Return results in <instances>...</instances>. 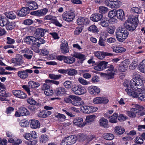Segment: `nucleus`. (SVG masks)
<instances>
[{
  "instance_id": "obj_1",
  "label": "nucleus",
  "mask_w": 145,
  "mask_h": 145,
  "mask_svg": "<svg viewBox=\"0 0 145 145\" xmlns=\"http://www.w3.org/2000/svg\"><path fill=\"white\" fill-rule=\"evenodd\" d=\"M138 20V17L135 16L132 18L129 17L124 24V26L127 30L130 31L134 30L137 27Z\"/></svg>"
},
{
  "instance_id": "obj_2",
  "label": "nucleus",
  "mask_w": 145,
  "mask_h": 145,
  "mask_svg": "<svg viewBox=\"0 0 145 145\" xmlns=\"http://www.w3.org/2000/svg\"><path fill=\"white\" fill-rule=\"evenodd\" d=\"M130 87L134 89H138L140 90L143 88L144 84L141 76L139 74H137L135 77L131 80L130 82Z\"/></svg>"
},
{
  "instance_id": "obj_3",
  "label": "nucleus",
  "mask_w": 145,
  "mask_h": 145,
  "mask_svg": "<svg viewBox=\"0 0 145 145\" xmlns=\"http://www.w3.org/2000/svg\"><path fill=\"white\" fill-rule=\"evenodd\" d=\"M129 32L122 27H118L116 31V37L118 40L123 42L128 37Z\"/></svg>"
},
{
  "instance_id": "obj_4",
  "label": "nucleus",
  "mask_w": 145,
  "mask_h": 145,
  "mask_svg": "<svg viewBox=\"0 0 145 145\" xmlns=\"http://www.w3.org/2000/svg\"><path fill=\"white\" fill-rule=\"evenodd\" d=\"M135 108H132L130 111L127 112L128 115L132 118H134L136 116V114L140 116H143L145 114L144 112V108L141 106L137 105Z\"/></svg>"
},
{
  "instance_id": "obj_5",
  "label": "nucleus",
  "mask_w": 145,
  "mask_h": 145,
  "mask_svg": "<svg viewBox=\"0 0 145 145\" xmlns=\"http://www.w3.org/2000/svg\"><path fill=\"white\" fill-rule=\"evenodd\" d=\"M123 85L125 87L127 88L125 89V91L128 95L134 98L139 97L140 90L138 89V91H135L134 88H131L128 84L124 82Z\"/></svg>"
},
{
  "instance_id": "obj_6",
  "label": "nucleus",
  "mask_w": 145,
  "mask_h": 145,
  "mask_svg": "<svg viewBox=\"0 0 145 145\" xmlns=\"http://www.w3.org/2000/svg\"><path fill=\"white\" fill-rule=\"evenodd\" d=\"M24 41L27 44L31 45V49L36 52V38L31 36H27L24 39Z\"/></svg>"
},
{
  "instance_id": "obj_7",
  "label": "nucleus",
  "mask_w": 145,
  "mask_h": 145,
  "mask_svg": "<svg viewBox=\"0 0 145 145\" xmlns=\"http://www.w3.org/2000/svg\"><path fill=\"white\" fill-rule=\"evenodd\" d=\"M71 89L74 93L78 95L83 94L86 92V88L79 85L75 86L72 88Z\"/></svg>"
},
{
  "instance_id": "obj_8",
  "label": "nucleus",
  "mask_w": 145,
  "mask_h": 145,
  "mask_svg": "<svg viewBox=\"0 0 145 145\" xmlns=\"http://www.w3.org/2000/svg\"><path fill=\"white\" fill-rule=\"evenodd\" d=\"M108 69L106 70V73L104 74L108 79L113 78L114 75V73L113 72L114 70V67L113 65L110 64H106V69Z\"/></svg>"
},
{
  "instance_id": "obj_9",
  "label": "nucleus",
  "mask_w": 145,
  "mask_h": 145,
  "mask_svg": "<svg viewBox=\"0 0 145 145\" xmlns=\"http://www.w3.org/2000/svg\"><path fill=\"white\" fill-rule=\"evenodd\" d=\"M76 137L74 135L69 136L63 139L61 143V145H71L75 143Z\"/></svg>"
},
{
  "instance_id": "obj_10",
  "label": "nucleus",
  "mask_w": 145,
  "mask_h": 145,
  "mask_svg": "<svg viewBox=\"0 0 145 145\" xmlns=\"http://www.w3.org/2000/svg\"><path fill=\"white\" fill-rule=\"evenodd\" d=\"M58 71L60 73L62 74L67 73L68 75L71 76L76 75L77 73V71L73 69H70L66 70L60 69L58 70Z\"/></svg>"
},
{
  "instance_id": "obj_11",
  "label": "nucleus",
  "mask_w": 145,
  "mask_h": 145,
  "mask_svg": "<svg viewBox=\"0 0 145 145\" xmlns=\"http://www.w3.org/2000/svg\"><path fill=\"white\" fill-rule=\"evenodd\" d=\"M17 57L13 58L11 60L12 63L15 64V65H20L22 64L24 62L22 60L23 56L20 54H18Z\"/></svg>"
},
{
  "instance_id": "obj_12",
  "label": "nucleus",
  "mask_w": 145,
  "mask_h": 145,
  "mask_svg": "<svg viewBox=\"0 0 145 145\" xmlns=\"http://www.w3.org/2000/svg\"><path fill=\"white\" fill-rule=\"evenodd\" d=\"M63 19L67 22H71L73 19L74 16L73 13L65 12L62 16Z\"/></svg>"
},
{
  "instance_id": "obj_13",
  "label": "nucleus",
  "mask_w": 145,
  "mask_h": 145,
  "mask_svg": "<svg viewBox=\"0 0 145 145\" xmlns=\"http://www.w3.org/2000/svg\"><path fill=\"white\" fill-rule=\"evenodd\" d=\"M48 11L47 9L44 8L32 12L31 14L36 16L40 17L45 15Z\"/></svg>"
},
{
  "instance_id": "obj_14",
  "label": "nucleus",
  "mask_w": 145,
  "mask_h": 145,
  "mask_svg": "<svg viewBox=\"0 0 145 145\" xmlns=\"http://www.w3.org/2000/svg\"><path fill=\"white\" fill-rule=\"evenodd\" d=\"M129 64V60L125 59L120 64L119 67V70L121 72H124L127 70Z\"/></svg>"
},
{
  "instance_id": "obj_15",
  "label": "nucleus",
  "mask_w": 145,
  "mask_h": 145,
  "mask_svg": "<svg viewBox=\"0 0 145 145\" xmlns=\"http://www.w3.org/2000/svg\"><path fill=\"white\" fill-rule=\"evenodd\" d=\"M94 55L95 57L98 59L102 60L104 59L105 56H111L113 54L109 53L104 52H103L97 51L94 53Z\"/></svg>"
},
{
  "instance_id": "obj_16",
  "label": "nucleus",
  "mask_w": 145,
  "mask_h": 145,
  "mask_svg": "<svg viewBox=\"0 0 145 145\" xmlns=\"http://www.w3.org/2000/svg\"><path fill=\"white\" fill-rule=\"evenodd\" d=\"M30 10L28 7H22L20 10L17 12L18 15L20 16H24L28 14L30 12Z\"/></svg>"
},
{
  "instance_id": "obj_17",
  "label": "nucleus",
  "mask_w": 145,
  "mask_h": 145,
  "mask_svg": "<svg viewBox=\"0 0 145 145\" xmlns=\"http://www.w3.org/2000/svg\"><path fill=\"white\" fill-rule=\"evenodd\" d=\"M108 102V100L106 97H97L95 98L93 100V103L95 104H106Z\"/></svg>"
},
{
  "instance_id": "obj_18",
  "label": "nucleus",
  "mask_w": 145,
  "mask_h": 145,
  "mask_svg": "<svg viewBox=\"0 0 145 145\" xmlns=\"http://www.w3.org/2000/svg\"><path fill=\"white\" fill-rule=\"evenodd\" d=\"M108 63V62L105 61H103L97 64V65L95 66L94 69L97 71H102L104 69H106V64Z\"/></svg>"
},
{
  "instance_id": "obj_19",
  "label": "nucleus",
  "mask_w": 145,
  "mask_h": 145,
  "mask_svg": "<svg viewBox=\"0 0 145 145\" xmlns=\"http://www.w3.org/2000/svg\"><path fill=\"white\" fill-rule=\"evenodd\" d=\"M12 92L14 95L17 97L23 99L26 97V94L20 90H13Z\"/></svg>"
},
{
  "instance_id": "obj_20",
  "label": "nucleus",
  "mask_w": 145,
  "mask_h": 145,
  "mask_svg": "<svg viewBox=\"0 0 145 145\" xmlns=\"http://www.w3.org/2000/svg\"><path fill=\"white\" fill-rule=\"evenodd\" d=\"M88 89L89 93L91 95H97L100 92V89L96 86H91Z\"/></svg>"
},
{
  "instance_id": "obj_21",
  "label": "nucleus",
  "mask_w": 145,
  "mask_h": 145,
  "mask_svg": "<svg viewBox=\"0 0 145 145\" xmlns=\"http://www.w3.org/2000/svg\"><path fill=\"white\" fill-rule=\"evenodd\" d=\"M55 18L51 15H48L45 16L44 18V19L46 20H50L52 21V22L54 24L56 25L61 27L62 26L61 24H60L57 20H55Z\"/></svg>"
},
{
  "instance_id": "obj_22",
  "label": "nucleus",
  "mask_w": 145,
  "mask_h": 145,
  "mask_svg": "<svg viewBox=\"0 0 145 145\" xmlns=\"http://www.w3.org/2000/svg\"><path fill=\"white\" fill-rule=\"evenodd\" d=\"M21 53H24L23 56L26 59H31L33 55V52L28 48H26L24 50H22L20 51Z\"/></svg>"
},
{
  "instance_id": "obj_23",
  "label": "nucleus",
  "mask_w": 145,
  "mask_h": 145,
  "mask_svg": "<svg viewBox=\"0 0 145 145\" xmlns=\"http://www.w3.org/2000/svg\"><path fill=\"white\" fill-rule=\"evenodd\" d=\"M47 29L41 28L37 29L34 34L37 37H42L44 35V33L47 32Z\"/></svg>"
},
{
  "instance_id": "obj_24",
  "label": "nucleus",
  "mask_w": 145,
  "mask_h": 145,
  "mask_svg": "<svg viewBox=\"0 0 145 145\" xmlns=\"http://www.w3.org/2000/svg\"><path fill=\"white\" fill-rule=\"evenodd\" d=\"M61 52L64 54L69 52V48L67 41H64L61 45Z\"/></svg>"
},
{
  "instance_id": "obj_25",
  "label": "nucleus",
  "mask_w": 145,
  "mask_h": 145,
  "mask_svg": "<svg viewBox=\"0 0 145 145\" xmlns=\"http://www.w3.org/2000/svg\"><path fill=\"white\" fill-rule=\"evenodd\" d=\"M29 10H34L37 9L38 6L37 3L35 1H29L26 5Z\"/></svg>"
},
{
  "instance_id": "obj_26",
  "label": "nucleus",
  "mask_w": 145,
  "mask_h": 145,
  "mask_svg": "<svg viewBox=\"0 0 145 145\" xmlns=\"http://www.w3.org/2000/svg\"><path fill=\"white\" fill-rule=\"evenodd\" d=\"M103 17L101 14L96 13L93 14L91 16L90 19L94 22H97L100 20Z\"/></svg>"
},
{
  "instance_id": "obj_27",
  "label": "nucleus",
  "mask_w": 145,
  "mask_h": 145,
  "mask_svg": "<svg viewBox=\"0 0 145 145\" xmlns=\"http://www.w3.org/2000/svg\"><path fill=\"white\" fill-rule=\"evenodd\" d=\"M95 118V116L94 115H90L86 116V121L83 122L82 125L84 126L88 123H91L94 121Z\"/></svg>"
},
{
  "instance_id": "obj_28",
  "label": "nucleus",
  "mask_w": 145,
  "mask_h": 145,
  "mask_svg": "<svg viewBox=\"0 0 145 145\" xmlns=\"http://www.w3.org/2000/svg\"><path fill=\"white\" fill-rule=\"evenodd\" d=\"M116 16L118 18L123 21L125 20L124 12L122 10L120 9L116 10Z\"/></svg>"
},
{
  "instance_id": "obj_29",
  "label": "nucleus",
  "mask_w": 145,
  "mask_h": 145,
  "mask_svg": "<svg viewBox=\"0 0 145 145\" xmlns=\"http://www.w3.org/2000/svg\"><path fill=\"white\" fill-rule=\"evenodd\" d=\"M72 56L78 59L83 61L86 59L85 56L80 53L74 52L71 55Z\"/></svg>"
},
{
  "instance_id": "obj_30",
  "label": "nucleus",
  "mask_w": 145,
  "mask_h": 145,
  "mask_svg": "<svg viewBox=\"0 0 145 145\" xmlns=\"http://www.w3.org/2000/svg\"><path fill=\"white\" fill-rule=\"evenodd\" d=\"M89 21L88 18L84 17L78 18L77 20V23L78 25H86L89 23Z\"/></svg>"
},
{
  "instance_id": "obj_31",
  "label": "nucleus",
  "mask_w": 145,
  "mask_h": 145,
  "mask_svg": "<svg viewBox=\"0 0 145 145\" xmlns=\"http://www.w3.org/2000/svg\"><path fill=\"white\" fill-rule=\"evenodd\" d=\"M99 122L100 125L105 128H107L109 127L108 124V120L104 118H101L99 120Z\"/></svg>"
},
{
  "instance_id": "obj_32",
  "label": "nucleus",
  "mask_w": 145,
  "mask_h": 145,
  "mask_svg": "<svg viewBox=\"0 0 145 145\" xmlns=\"http://www.w3.org/2000/svg\"><path fill=\"white\" fill-rule=\"evenodd\" d=\"M30 126L31 128L35 129L40 127V124L38 120H31Z\"/></svg>"
},
{
  "instance_id": "obj_33",
  "label": "nucleus",
  "mask_w": 145,
  "mask_h": 145,
  "mask_svg": "<svg viewBox=\"0 0 145 145\" xmlns=\"http://www.w3.org/2000/svg\"><path fill=\"white\" fill-rule=\"evenodd\" d=\"M45 42V40L39 38L36 39V52H37L39 51V47L40 46V45Z\"/></svg>"
},
{
  "instance_id": "obj_34",
  "label": "nucleus",
  "mask_w": 145,
  "mask_h": 145,
  "mask_svg": "<svg viewBox=\"0 0 145 145\" xmlns=\"http://www.w3.org/2000/svg\"><path fill=\"white\" fill-rule=\"evenodd\" d=\"M17 74L19 77L23 79H25L28 76V73H27L25 70L19 71L17 72Z\"/></svg>"
},
{
  "instance_id": "obj_35",
  "label": "nucleus",
  "mask_w": 145,
  "mask_h": 145,
  "mask_svg": "<svg viewBox=\"0 0 145 145\" xmlns=\"http://www.w3.org/2000/svg\"><path fill=\"white\" fill-rule=\"evenodd\" d=\"M66 91L65 89L62 87H59L56 89L55 92L57 95H63L66 93Z\"/></svg>"
},
{
  "instance_id": "obj_36",
  "label": "nucleus",
  "mask_w": 145,
  "mask_h": 145,
  "mask_svg": "<svg viewBox=\"0 0 145 145\" xmlns=\"http://www.w3.org/2000/svg\"><path fill=\"white\" fill-rule=\"evenodd\" d=\"M81 99L79 97L77 99L75 100L74 101H73L72 102V104L75 106H82L84 105V102L82 101Z\"/></svg>"
},
{
  "instance_id": "obj_37",
  "label": "nucleus",
  "mask_w": 145,
  "mask_h": 145,
  "mask_svg": "<svg viewBox=\"0 0 145 145\" xmlns=\"http://www.w3.org/2000/svg\"><path fill=\"white\" fill-rule=\"evenodd\" d=\"M18 111L22 116L29 115L30 114L28 110L25 107H20Z\"/></svg>"
},
{
  "instance_id": "obj_38",
  "label": "nucleus",
  "mask_w": 145,
  "mask_h": 145,
  "mask_svg": "<svg viewBox=\"0 0 145 145\" xmlns=\"http://www.w3.org/2000/svg\"><path fill=\"white\" fill-rule=\"evenodd\" d=\"M121 5L120 1L118 0H112V2L110 8H119Z\"/></svg>"
},
{
  "instance_id": "obj_39",
  "label": "nucleus",
  "mask_w": 145,
  "mask_h": 145,
  "mask_svg": "<svg viewBox=\"0 0 145 145\" xmlns=\"http://www.w3.org/2000/svg\"><path fill=\"white\" fill-rule=\"evenodd\" d=\"M75 59L72 57H66L64 59V62L68 64H71L75 62Z\"/></svg>"
},
{
  "instance_id": "obj_40",
  "label": "nucleus",
  "mask_w": 145,
  "mask_h": 145,
  "mask_svg": "<svg viewBox=\"0 0 145 145\" xmlns=\"http://www.w3.org/2000/svg\"><path fill=\"white\" fill-rule=\"evenodd\" d=\"M113 51L114 52L117 53L124 52L126 51L124 48L119 46H117L113 48Z\"/></svg>"
},
{
  "instance_id": "obj_41",
  "label": "nucleus",
  "mask_w": 145,
  "mask_h": 145,
  "mask_svg": "<svg viewBox=\"0 0 145 145\" xmlns=\"http://www.w3.org/2000/svg\"><path fill=\"white\" fill-rule=\"evenodd\" d=\"M110 22L106 18L102 19L99 22V24L102 27H107L109 25Z\"/></svg>"
},
{
  "instance_id": "obj_42",
  "label": "nucleus",
  "mask_w": 145,
  "mask_h": 145,
  "mask_svg": "<svg viewBox=\"0 0 145 145\" xmlns=\"http://www.w3.org/2000/svg\"><path fill=\"white\" fill-rule=\"evenodd\" d=\"M115 131L117 135H121L125 131L124 129L121 126H117L115 127Z\"/></svg>"
},
{
  "instance_id": "obj_43",
  "label": "nucleus",
  "mask_w": 145,
  "mask_h": 145,
  "mask_svg": "<svg viewBox=\"0 0 145 145\" xmlns=\"http://www.w3.org/2000/svg\"><path fill=\"white\" fill-rule=\"evenodd\" d=\"M48 80H46V83L43 84L41 88L42 90L46 91L47 89H50L51 86V84L50 82H47Z\"/></svg>"
},
{
  "instance_id": "obj_44",
  "label": "nucleus",
  "mask_w": 145,
  "mask_h": 145,
  "mask_svg": "<svg viewBox=\"0 0 145 145\" xmlns=\"http://www.w3.org/2000/svg\"><path fill=\"white\" fill-rule=\"evenodd\" d=\"M81 109L83 110L84 112L85 113L89 114L91 113V106H82Z\"/></svg>"
},
{
  "instance_id": "obj_45",
  "label": "nucleus",
  "mask_w": 145,
  "mask_h": 145,
  "mask_svg": "<svg viewBox=\"0 0 145 145\" xmlns=\"http://www.w3.org/2000/svg\"><path fill=\"white\" fill-rule=\"evenodd\" d=\"M88 30L89 31L94 33H97L99 32L97 28L94 25H92L89 27Z\"/></svg>"
},
{
  "instance_id": "obj_46",
  "label": "nucleus",
  "mask_w": 145,
  "mask_h": 145,
  "mask_svg": "<svg viewBox=\"0 0 145 145\" xmlns=\"http://www.w3.org/2000/svg\"><path fill=\"white\" fill-rule=\"evenodd\" d=\"M83 119L81 117H76L74 118L73 120L74 124L76 125H79L80 124L83 122Z\"/></svg>"
},
{
  "instance_id": "obj_47",
  "label": "nucleus",
  "mask_w": 145,
  "mask_h": 145,
  "mask_svg": "<svg viewBox=\"0 0 145 145\" xmlns=\"http://www.w3.org/2000/svg\"><path fill=\"white\" fill-rule=\"evenodd\" d=\"M28 85L31 88H37L40 86L39 83H36L32 81H30L28 82Z\"/></svg>"
},
{
  "instance_id": "obj_48",
  "label": "nucleus",
  "mask_w": 145,
  "mask_h": 145,
  "mask_svg": "<svg viewBox=\"0 0 145 145\" xmlns=\"http://www.w3.org/2000/svg\"><path fill=\"white\" fill-rule=\"evenodd\" d=\"M118 116V114L116 113H114L113 115L109 117V121L111 123H115L117 122V117Z\"/></svg>"
},
{
  "instance_id": "obj_49",
  "label": "nucleus",
  "mask_w": 145,
  "mask_h": 145,
  "mask_svg": "<svg viewBox=\"0 0 145 145\" xmlns=\"http://www.w3.org/2000/svg\"><path fill=\"white\" fill-rule=\"evenodd\" d=\"M139 69L142 72L145 73V59H144L140 64Z\"/></svg>"
},
{
  "instance_id": "obj_50",
  "label": "nucleus",
  "mask_w": 145,
  "mask_h": 145,
  "mask_svg": "<svg viewBox=\"0 0 145 145\" xmlns=\"http://www.w3.org/2000/svg\"><path fill=\"white\" fill-rule=\"evenodd\" d=\"M139 99L141 101L145 100V89H142L140 90Z\"/></svg>"
},
{
  "instance_id": "obj_51",
  "label": "nucleus",
  "mask_w": 145,
  "mask_h": 145,
  "mask_svg": "<svg viewBox=\"0 0 145 145\" xmlns=\"http://www.w3.org/2000/svg\"><path fill=\"white\" fill-rule=\"evenodd\" d=\"M8 21L6 18H0V25L2 27L6 26Z\"/></svg>"
},
{
  "instance_id": "obj_52",
  "label": "nucleus",
  "mask_w": 145,
  "mask_h": 145,
  "mask_svg": "<svg viewBox=\"0 0 145 145\" xmlns=\"http://www.w3.org/2000/svg\"><path fill=\"white\" fill-rule=\"evenodd\" d=\"M6 16L8 18L14 19L16 18V16L12 12H6L5 13Z\"/></svg>"
},
{
  "instance_id": "obj_53",
  "label": "nucleus",
  "mask_w": 145,
  "mask_h": 145,
  "mask_svg": "<svg viewBox=\"0 0 145 145\" xmlns=\"http://www.w3.org/2000/svg\"><path fill=\"white\" fill-rule=\"evenodd\" d=\"M20 125L22 127H27L29 126V123L28 121L26 120H23L20 121Z\"/></svg>"
},
{
  "instance_id": "obj_54",
  "label": "nucleus",
  "mask_w": 145,
  "mask_h": 145,
  "mask_svg": "<svg viewBox=\"0 0 145 145\" xmlns=\"http://www.w3.org/2000/svg\"><path fill=\"white\" fill-rule=\"evenodd\" d=\"M99 12L102 14L105 13L107 12L108 10V8L105 7L101 6L99 8Z\"/></svg>"
},
{
  "instance_id": "obj_55",
  "label": "nucleus",
  "mask_w": 145,
  "mask_h": 145,
  "mask_svg": "<svg viewBox=\"0 0 145 145\" xmlns=\"http://www.w3.org/2000/svg\"><path fill=\"white\" fill-rule=\"evenodd\" d=\"M104 138L105 139L108 140H112L114 137V135L111 133H106L104 135Z\"/></svg>"
},
{
  "instance_id": "obj_56",
  "label": "nucleus",
  "mask_w": 145,
  "mask_h": 145,
  "mask_svg": "<svg viewBox=\"0 0 145 145\" xmlns=\"http://www.w3.org/2000/svg\"><path fill=\"white\" fill-rule=\"evenodd\" d=\"M116 10L115 9L110 10L108 14V17L112 18L116 16Z\"/></svg>"
},
{
  "instance_id": "obj_57",
  "label": "nucleus",
  "mask_w": 145,
  "mask_h": 145,
  "mask_svg": "<svg viewBox=\"0 0 145 145\" xmlns=\"http://www.w3.org/2000/svg\"><path fill=\"white\" fill-rule=\"evenodd\" d=\"M48 138L46 135H42L40 137V142L45 143L48 141Z\"/></svg>"
},
{
  "instance_id": "obj_58",
  "label": "nucleus",
  "mask_w": 145,
  "mask_h": 145,
  "mask_svg": "<svg viewBox=\"0 0 145 145\" xmlns=\"http://www.w3.org/2000/svg\"><path fill=\"white\" fill-rule=\"evenodd\" d=\"M105 40L106 38L105 37H100L99 41V45L102 46H105L106 45L105 42Z\"/></svg>"
},
{
  "instance_id": "obj_59",
  "label": "nucleus",
  "mask_w": 145,
  "mask_h": 145,
  "mask_svg": "<svg viewBox=\"0 0 145 145\" xmlns=\"http://www.w3.org/2000/svg\"><path fill=\"white\" fill-rule=\"evenodd\" d=\"M61 74L56 75L54 74H50L49 75V77L54 80H58L61 78Z\"/></svg>"
},
{
  "instance_id": "obj_60",
  "label": "nucleus",
  "mask_w": 145,
  "mask_h": 145,
  "mask_svg": "<svg viewBox=\"0 0 145 145\" xmlns=\"http://www.w3.org/2000/svg\"><path fill=\"white\" fill-rule=\"evenodd\" d=\"M71 82L69 81H67L63 83V85L66 88L69 89L72 87Z\"/></svg>"
},
{
  "instance_id": "obj_61",
  "label": "nucleus",
  "mask_w": 145,
  "mask_h": 145,
  "mask_svg": "<svg viewBox=\"0 0 145 145\" xmlns=\"http://www.w3.org/2000/svg\"><path fill=\"white\" fill-rule=\"evenodd\" d=\"M78 81L80 84L83 85H88L89 83L86 80L81 77L79 78Z\"/></svg>"
},
{
  "instance_id": "obj_62",
  "label": "nucleus",
  "mask_w": 145,
  "mask_h": 145,
  "mask_svg": "<svg viewBox=\"0 0 145 145\" xmlns=\"http://www.w3.org/2000/svg\"><path fill=\"white\" fill-rule=\"evenodd\" d=\"M83 29L82 26L78 27L76 28L74 31V34L75 35H78L82 31Z\"/></svg>"
},
{
  "instance_id": "obj_63",
  "label": "nucleus",
  "mask_w": 145,
  "mask_h": 145,
  "mask_svg": "<svg viewBox=\"0 0 145 145\" xmlns=\"http://www.w3.org/2000/svg\"><path fill=\"white\" fill-rule=\"evenodd\" d=\"M33 23V21L31 19H28L25 20L23 24L26 25H29Z\"/></svg>"
},
{
  "instance_id": "obj_64",
  "label": "nucleus",
  "mask_w": 145,
  "mask_h": 145,
  "mask_svg": "<svg viewBox=\"0 0 145 145\" xmlns=\"http://www.w3.org/2000/svg\"><path fill=\"white\" fill-rule=\"evenodd\" d=\"M37 141L36 140H27L26 142V143L28 145H35L37 143Z\"/></svg>"
}]
</instances>
